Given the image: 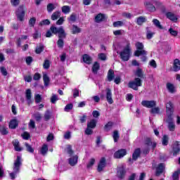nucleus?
I'll return each mask as SVG.
<instances>
[{
	"label": "nucleus",
	"mask_w": 180,
	"mask_h": 180,
	"mask_svg": "<svg viewBox=\"0 0 180 180\" xmlns=\"http://www.w3.org/2000/svg\"><path fill=\"white\" fill-rule=\"evenodd\" d=\"M43 51H44V45L43 44H38L35 49L36 54H41Z\"/></svg>",
	"instance_id": "nucleus-20"
},
{
	"label": "nucleus",
	"mask_w": 180,
	"mask_h": 180,
	"mask_svg": "<svg viewBox=\"0 0 180 180\" xmlns=\"http://www.w3.org/2000/svg\"><path fill=\"white\" fill-rule=\"evenodd\" d=\"M168 32L171 34V36H174V37H176V36H178V31L174 30L172 27H170Z\"/></svg>",
	"instance_id": "nucleus-47"
},
{
	"label": "nucleus",
	"mask_w": 180,
	"mask_h": 180,
	"mask_svg": "<svg viewBox=\"0 0 180 180\" xmlns=\"http://www.w3.org/2000/svg\"><path fill=\"white\" fill-rule=\"evenodd\" d=\"M0 71L4 77H6L8 75V71H6V68L5 67H1L0 68Z\"/></svg>",
	"instance_id": "nucleus-62"
},
{
	"label": "nucleus",
	"mask_w": 180,
	"mask_h": 180,
	"mask_svg": "<svg viewBox=\"0 0 180 180\" xmlns=\"http://www.w3.org/2000/svg\"><path fill=\"white\" fill-rule=\"evenodd\" d=\"M48 152H49V146H47V144H44L40 150V154L44 156L47 154Z\"/></svg>",
	"instance_id": "nucleus-27"
},
{
	"label": "nucleus",
	"mask_w": 180,
	"mask_h": 180,
	"mask_svg": "<svg viewBox=\"0 0 180 180\" xmlns=\"http://www.w3.org/2000/svg\"><path fill=\"white\" fill-rule=\"evenodd\" d=\"M166 17L167 18V19H169V20H172L174 22H176L178 20V18H176V16H175V14L172 12H167L166 13Z\"/></svg>",
	"instance_id": "nucleus-16"
},
{
	"label": "nucleus",
	"mask_w": 180,
	"mask_h": 180,
	"mask_svg": "<svg viewBox=\"0 0 180 180\" xmlns=\"http://www.w3.org/2000/svg\"><path fill=\"white\" fill-rule=\"evenodd\" d=\"M70 165L71 167H75L78 164V155H74L69 158L68 160Z\"/></svg>",
	"instance_id": "nucleus-13"
},
{
	"label": "nucleus",
	"mask_w": 180,
	"mask_h": 180,
	"mask_svg": "<svg viewBox=\"0 0 180 180\" xmlns=\"http://www.w3.org/2000/svg\"><path fill=\"white\" fill-rule=\"evenodd\" d=\"M29 25L31 27H34V25H36V18L33 17L30 18L29 20Z\"/></svg>",
	"instance_id": "nucleus-54"
},
{
	"label": "nucleus",
	"mask_w": 180,
	"mask_h": 180,
	"mask_svg": "<svg viewBox=\"0 0 180 180\" xmlns=\"http://www.w3.org/2000/svg\"><path fill=\"white\" fill-rule=\"evenodd\" d=\"M43 67L45 70H49L50 68V60H45L43 64Z\"/></svg>",
	"instance_id": "nucleus-53"
},
{
	"label": "nucleus",
	"mask_w": 180,
	"mask_h": 180,
	"mask_svg": "<svg viewBox=\"0 0 180 180\" xmlns=\"http://www.w3.org/2000/svg\"><path fill=\"white\" fill-rule=\"evenodd\" d=\"M136 75L139 78H143V70L138 68L136 72Z\"/></svg>",
	"instance_id": "nucleus-61"
},
{
	"label": "nucleus",
	"mask_w": 180,
	"mask_h": 180,
	"mask_svg": "<svg viewBox=\"0 0 180 180\" xmlns=\"http://www.w3.org/2000/svg\"><path fill=\"white\" fill-rule=\"evenodd\" d=\"M126 154H127V150H126V149H120L114 153V158H123Z\"/></svg>",
	"instance_id": "nucleus-9"
},
{
	"label": "nucleus",
	"mask_w": 180,
	"mask_h": 180,
	"mask_svg": "<svg viewBox=\"0 0 180 180\" xmlns=\"http://www.w3.org/2000/svg\"><path fill=\"white\" fill-rule=\"evenodd\" d=\"M94 164H95V159L94 158L90 159L89 163L87 164V168H92Z\"/></svg>",
	"instance_id": "nucleus-56"
},
{
	"label": "nucleus",
	"mask_w": 180,
	"mask_h": 180,
	"mask_svg": "<svg viewBox=\"0 0 180 180\" xmlns=\"http://www.w3.org/2000/svg\"><path fill=\"white\" fill-rule=\"evenodd\" d=\"M166 115L167 116V119L166 120L167 123L174 122V118H172V115H174V112H166Z\"/></svg>",
	"instance_id": "nucleus-34"
},
{
	"label": "nucleus",
	"mask_w": 180,
	"mask_h": 180,
	"mask_svg": "<svg viewBox=\"0 0 180 180\" xmlns=\"http://www.w3.org/2000/svg\"><path fill=\"white\" fill-rule=\"evenodd\" d=\"M25 98L27 99L28 105H30V103H32V90L30 89H27L26 90Z\"/></svg>",
	"instance_id": "nucleus-14"
},
{
	"label": "nucleus",
	"mask_w": 180,
	"mask_h": 180,
	"mask_svg": "<svg viewBox=\"0 0 180 180\" xmlns=\"http://www.w3.org/2000/svg\"><path fill=\"white\" fill-rule=\"evenodd\" d=\"M51 118V112H50V110H47L44 114V120H46V122H47L50 120Z\"/></svg>",
	"instance_id": "nucleus-45"
},
{
	"label": "nucleus",
	"mask_w": 180,
	"mask_h": 180,
	"mask_svg": "<svg viewBox=\"0 0 180 180\" xmlns=\"http://www.w3.org/2000/svg\"><path fill=\"white\" fill-rule=\"evenodd\" d=\"M112 25L114 27H120L121 26H123V21L114 22Z\"/></svg>",
	"instance_id": "nucleus-55"
},
{
	"label": "nucleus",
	"mask_w": 180,
	"mask_h": 180,
	"mask_svg": "<svg viewBox=\"0 0 180 180\" xmlns=\"http://www.w3.org/2000/svg\"><path fill=\"white\" fill-rule=\"evenodd\" d=\"M142 106L148 108V109H152V108H155L157 106V101H143L141 102Z\"/></svg>",
	"instance_id": "nucleus-7"
},
{
	"label": "nucleus",
	"mask_w": 180,
	"mask_h": 180,
	"mask_svg": "<svg viewBox=\"0 0 180 180\" xmlns=\"http://www.w3.org/2000/svg\"><path fill=\"white\" fill-rule=\"evenodd\" d=\"M113 127V122H108L105 127H104V129L105 130V131H109V130L112 129V127Z\"/></svg>",
	"instance_id": "nucleus-44"
},
{
	"label": "nucleus",
	"mask_w": 180,
	"mask_h": 180,
	"mask_svg": "<svg viewBox=\"0 0 180 180\" xmlns=\"http://www.w3.org/2000/svg\"><path fill=\"white\" fill-rule=\"evenodd\" d=\"M169 140V138H168V136L164 135L162 139V146H168V141Z\"/></svg>",
	"instance_id": "nucleus-42"
},
{
	"label": "nucleus",
	"mask_w": 180,
	"mask_h": 180,
	"mask_svg": "<svg viewBox=\"0 0 180 180\" xmlns=\"http://www.w3.org/2000/svg\"><path fill=\"white\" fill-rule=\"evenodd\" d=\"M13 146L15 150V151H22V148L19 146V141L18 139H14L13 141Z\"/></svg>",
	"instance_id": "nucleus-26"
},
{
	"label": "nucleus",
	"mask_w": 180,
	"mask_h": 180,
	"mask_svg": "<svg viewBox=\"0 0 180 180\" xmlns=\"http://www.w3.org/2000/svg\"><path fill=\"white\" fill-rule=\"evenodd\" d=\"M152 22L155 27H157L158 29H160L161 30L164 29V27L161 25V22H160V20H158V19L154 18Z\"/></svg>",
	"instance_id": "nucleus-29"
},
{
	"label": "nucleus",
	"mask_w": 180,
	"mask_h": 180,
	"mask_svg": "<svg viewBox=\"0 0 180 180\" xmlns=\"http://www.w3.org/2000/svg\"><path fill=\"white\" fill-rule=\"evenodd\" d=\"M72 108H74V105L72 103H69L66 105L64 108L65 112H68L69 110H72Z\"/></svg>",
	"instance_id": "nucleus-52"
},
{
	"label": "nucleus",
	"mask_w": 180,
	"mask_h": 180,
	"mask_svg": "<svg viewBox=\"0 0 180 180\" xmlns=\"http://www.w3.org/2000/svg\"><path fill=\"white\" fill-rule=\"evenodd\" d=\"M34 99L36 103H40V102H41V96H40V94H35Z\"/></svg>",
	"instance_id": "nucleus-57"
},
{
	"label": "nucleus",
	"mask_w": 180,
	"mask_h": 180,
	"mask_svg": "<svg viewBox=\"0 0 180 180\" xmlns=\"http://www.w3.org/2000/svg\"><path fill=\"white\" fill-rule=\"evenodd\" d=\"M0 133L3 134V136H6V134H8V133H9V131H8V129H6V127L0 125Z\"/></svg>",
	"instance_id": "nucleus-40"
},
{
	"label": "nucleus",
	"mask_w": 180,
	"mask_h": 180,
	"mask_svg": "<svg viewBox=\"0 0 180 180\" xmlns=\"http://www.w3.org/2000/svg\"><path fill=\"white\" fill-rule=\"evenodd\" d=\"M87 127L95 129L96 127V120L93 119L87 123Z\"/></svg>",
	"instance_id": "nucleus-33"
},
{
	"label": "nucleus",
	"mask_w": 180,
	"mask_h": 180,
	"mask_svg": "<svg viewBox=\"0 0 180 180\" xmlns=\"http://www.w3.org/2000/svg\"><path fill=\"white\" fill-rule=\"evenodd\" d=\"M46 25H50V20L49 19L43 20L39 22V26H44Z\"/></svg>",
	"instance_id": "nucleus-58"
},
{
	"label": "nucleus",
	"mask_w": 180,
	"mask_h": 180,
	"mask_svg": "<svg viewBox=\"0 0 180 180\" xmlns=\"http://www.w3.org/2000/svg\"><path fill=\"white\" fill-rule=\"evenodd\" d=\"M83 61L86 64H91V63H92V58H91V56H89L87 54H84L83 56Z\"/></svg>",
	"instance_id": "nucleus-28"
},
{
	"label": "nucleus",
	"mask_w": 180,
	"mask_h": 180,
	"mask_svg": "<svg viewBox=\"0 0 180 180\" xmlns=\"http://www.w3.org/2000/svg\"><path fill=\"white\" fill-rule=\"evenodd\" d=\"M95 20L96 23H101L105 20V15L103 13H99L95 17Z\"/></svg>",
	"instance_id": "nucleus-24"
},
{
	"label": "nucleus",
	"mask_w": 180,
	"mask_h": 180,
	"mask_svg": "<svg viewBox=\"0 0 180 180\" xmlns=\"http://www.w3.org/2000/svg\"><path fill=\"white\" fill-rule=\"evenodd\" d=\"M25 6H20L15 11L17 19L20 20V22H23V20H25Z\"/></svg>",
	"instance_id": "nucleus-6"
},
{
	"label": "nucleus",
	"mask_w": 180,
	"mask_h": 180,
	"mask_svg": "<svg viewBox=\"0 0 180 180\" xmlns=\"http://www.w3.org/2000/svg\"><path fill=\"white\" fill-rule=\"evenodd\" d=\"M146 22H147V18L144 16H139L136 18V24L139 26H141L143 23H146Z\"/></svg>",
	"instance_id": "nucleus-19"
},
{
	"label": "nucleus",
	"mask_w": 180,
	"mask_h": 180,
	"mask_svg": "<svg viewBox=\"0 0 180 180\" xmlns=\"http://www.w3.org/2000/svg\"><path fill=\"white\" fill-rule=\"evenodd\" d=\"M146 29V39L148 40L153 39V37H154V34H155V32L150 30L149 27H147Z\"/></svg>",
	"instance_id": "nucleus-18"
},
{
	"label": "nucleus",
	"mask_w": 180,
	"mask_h": 180,
	"mask_svg": "<svg viewBox=\"0 0 180 180\" xmlns=\"http://www.w3.org/2000/svg\"><path fill=\"white\" fill-rule=\"evenodd\" d=\"M167 88L169 92H170V94H174V92H175V88L174 87V84H172L171 83H167Z\"/></svg>",
	"instance_id": "nucleus-38"
},
{
	"label": "nucleus",
	"mask_w": 180,
	"mask_h": 180,
	"mask_svg": "<svg viewBox=\"0 0 180 180\" xmlns=\"http://www.w3.org/2000/svg\"><path fill=\"white\" fill-rule=\"evenodd\" d=\"M112 137H113L115 143H117V141H119V139L120 137V135L119 134V131H114L113 134H112Z\"/></svg>",
	"instance_id": "nucleus-37"
},
{
	"label": "nucleus",
	"mask_w": 180,
	"mask_h": 180,
	"mask_svg": "<svg viewBox=\"0 0 180 180\" xmlns=\"http://www.w3.org/2000/svg\"><path fill=\"white\" fill-rule=\"evenodd\" d=\"M62 12L65 15H67V13H70V12H71V7L69 6H63L62 7Z\"/></svg>",
	"instance_id": "nucleus-36"
},
{
	"label": "nucleus",
	"mask_w": 180,
	"mask_h": 180,
	"mask_svg": "<svg viewBox=\"0 0 180 180\" xmlns=\"http://www.w3.org/2000/svg\"><path fill=\"white\" fill-rule=\"evenodd\" d=\"M180 70V61L179 59H175L174 62V66H173V70L176 72L177 71H179Z\"/></svg>",
	"instance_id": "nucleus-25"
},
{
	"label": "nucleus",
	"mask_w": 180,
	"mask_h": 180,
	"mask_svg": "<svg viewBox=\"0 0 180 180\" xmlns=\"http://www.w3.org/2000/svg\"><path fill=\"white\" fill-rule=\"evenodd\" d=\"M43 79H44V83L45 86H49V84H50V78L47 75H43Z\"/></svg>",
	"instance_id": "nucleus-39"
},
{
	"label": "nucleus",
	"mask_w": 180,
	"mask_h": 180,
	"mask_svg": "<svg viewBox=\"0 0 180 180\" xmlns=\"http://www.w3.org/2000/svg\"><path fill=\"white\" fill-rule=\"evenodd\" d=\"M20 167H22V158L17 156L13 163V172L10 173L11 179H15L16 178V175L20 172Z\"/></svg>",
	"instance_id": "nucleus-2"
},
{
	"label": "nucleus",
	"mask_w": 180,
	"mask_h": 180,
	"mask_svg": "<svg viewBox=\"0 0 180 180\" xmlns=\"http://www.w3.org/2000/svg\"><path fill=\"white\" fill-rule=\"evenodd\" d=\"M153 141H151V139L150 138H148L146 139L145 141V147H150V146H151Z\"/></svg>",
	"instance_id": "nucleus-63"
},
{
	"label": "nucleus",
	"mask_w": 180,
	"mask_h": 180,
	"mask_svg": "<svg viewBox=\"0 0 180 180\" xmlns=\"http://www.w3.org/2000/svg\"><path fill=\"white\" fill-rule=\"evenodd\" d=\"M99 68H101L99 63L95 62L92 67V72H94V74H98V70Z\"/></svg>",
	"instance_id": "nucleus-30"
},
{
	"label": "nucleus",
	"mask_w": 180,
	"mask_h": 180,
	"mask_svg": "<svg viewBox=\"0 0 180 180\" xmlns=\"http://www.w3.org/2000/svg\"><path fill=\"white\" fill-rule=\"evenodd\" d=\"M130 54H131V49H130V44H127L125 48L120 53V56L122 61H129Z\"/></svg>",
	"instance_id": "nucleus-3"
},
{
	"label": "nucleus",
	"mask_w": 180,
	"mask_h": 180,
	"mask_svg": "<svg viewBox=\"0 0 180 180\" xmlns=\"http://www.w3.org/2000/svg\"><path fill=\"white\" fill-rule=\"evenodd\" d=\"M105 167H106V159L105 158H101L97 167L98 172H102V171H103V168H105Z\"/></svg>",
	"instance_id": "nucleus-8"
},
{
	"label": "nucleus",
	"mask_w": 180,
	"mask_h": 180,
	"mask_svg": "<svg viewBox=\"0 0 180 180\" xmlns=\"http://www.w3.org/2000/svg\"><path fill=\"white\" fill-rule=\"evenodd\" d=\"M105 98L107 102H108L110 105H112V103H113V98H112V90L109 88H107L105 89Z\"/></svg>",
	"instance_id": "nucleus-10"
},
{
	"label": "nucleus",
	"mask_w": 180,
	"mask_h": 180,
	"mask_svg": "<svg viewBox=\"0 0 180 180\" xmlns=\"http://www.w3.org/2000/svg\"><path fill=\"white\" fill-rule=\"evenodd\" d=\"M33 117L37 122H40V120H41V114H40V112H36L33 115Z\"/></svg>",
	"instance_id": "nucleus-50"
},
{
	"label": "nucleus",
	"mask_w": 180,
	"mask_h": 180,
	"mask_svg": "<svg viewBox=\"0 0 180 180\" xmlns=\"http://www.w3.org/2000/svg\"><path fill=\"white\" fill-rule=\"evenodd\" d=\"M164 169H165V166L164 165V163L159 164L156 168L155 175L157 176H160V175H161V174L164 172Z\"/></svg>",
	"instance_id": "nucleus-12"
},
{
	"label": "nucleus",
	"mask_w": 180,
	"mask_h": 180,
	"mask_svg": "<svg viewBox=\"0 0 180 180\" xmlns=\"http://www.w3.org/2000/svg\"><path fill=\"white\" fill-rule=\"evenodd\" d=\"M136 51L134 52L136 57H140V56H147V51L144 50V45L141 42L136 43Z\"/></svg>",
	"instance_id": "nucleus-4"
},
{
	"label": "nucleus",
	"mask_w": 180,
	"mask_h": 180,
	"mask_svg": "<svg viewBox=\"0 0 180 180\" xmlns=\"http://www.w3.org/2000/svg\"><path fill=\"white\" fill-rule=\"evenodd\" d=\"M169 131H175V122H167Z\"/></svg>",
	"instance_id": "nucleus-46"
},
{
	"label": "nucleus",
	"mask_w": 180,
	"mask_h": 180,
	"mask_svg": "<svg viewBox=\"0 0 180 180\" xmlns=\"http://www.w3.org/2000/svg\"><path fill=\"white\" fill-rule=\"evenodd\" d=\"M169 112H174V104L171 101L166 104V113Z\"/></svg>",
	"instance_id": "nucleus-17"
},
{
	"label": "nucleus",
	"mask_w": 180,
	"mask_h": 180,
	"mask_svg": "<svg viewBox=\"0 0 180 180\" xmlns=\"http://www.w3.org/2000/svg\"><path fill=\"white\" fill-rule=\"evenodd\" d=\"M51 30L53 34H58V40L57 41V45L59 49H63L64 47V39L67 37V33L64 30L63 26L59 27L51 26Z\"/></svg>",
	"instance_id": "nucleus-1"
},
{
	"label": "nucleus",
	"mask_w": 180,
	"mask_h": 180,
	"mask_svg": "<svg viewBox=\"0 0 180 180\" xmlns=\"http://www.w3.org/2000/svg\"><path fill=\"white\" fill-rule=\"evenodd\" d=\"M142 81L140 78L136 77L134 81L129 82L128 84L129 88L134 89V91H139V86H141Z\"/></svg>",
	"instance_id": "nucleus-5"
},
{
	"label": "nucleus",
	"mask_w": 180,
	"mask_h": 180,
	"mask_svg": "<svg viewBox=\"0 0 180 180\" xmlns=\"http://www.w3.org/2000/svg\"><path fill=\"white\" fill-rule=\"evenodd\" d=\"M146 8L149 12H155V6L150 2H145Z\"/></svg>",
	"instance_id": "nucleus-23"
},
{
	"label": "nucleus",
	"mask_w": 180,
	"mask_h": 180,
	"mask_svg": "<svg viewBox=\"0 0 180 180\" xmlns=\"http://www.w3.org/2000/svg\"><path fill=\"white\" fill-rule=\"evenodd\" d=\"M57 101H58V96L57 94H52V96L51 97V103H56Z\"/></svg>",
	"instance_id": "nucleus-51"
},
{
	"label": "nucleus",
	"mask_w": 180,
	"mask_h": 180,
	"mask_svg": "<svg viewBox=\"0 0 180 180\" xmlns=\"http://www.w3.org/2000/svg\"><path fill=\"white\" fill-rule=\"evenodd\" d=\"M60 16H61V12H60V11H55L51 15V19L52 20H57V19H58V18H60Z\"/></svg>",
	"instance_id": "nucleus-32"
},
{
	"label": "nucleus",
	"mask_w": 180,
	"mask_h": 180,
	"mask_svg": "<svg viewBox=\"0 0 180 180\" xmlns=\"http://www.w3.org/2000/svg\"><path fill=\"white\" fill-rule=\"evenodd\" d=\"M18 125L19 122H18V120H13L9 123L10 129H16L17 126Z\"/></svg>",
	"instance_id": "nucleus-31"
},
{
	"label": "nucleus",
	"mask_w": 180,
	"mask_h": 180,
	"mask_svg": "<svg viewBox=\"0 0 180 180\" xmlns=\"http://www.w3.org/2000/svg\"><path fill=\"white\" fill-rule=\"evenodd\" d=\"M141 154V150L140 148L135 149L132 154V160L134 161H137V159L139 158V157H140Z\"/></svg>",
	"instance_id": "nucleus-15"
},
{
	"label": "nucleus",
	"mask_w": 180,
	"mask_h": 180,
	"mask_svg": "<svg viewBox=\"0 0 180 180\" xmlns=\"http://www.w3.org/2000/svg\"><path fill=\"white\" fill-rule=\"evenodd\" d=\"M11 4L12 6H19V4H20V0H11Z\"/></svg>",
	"instance_id": "nucleus-59"
},
{
	"label": "nucleus",
	"mask_w": 180,
	"mask_h": 180,
	"mask_svg": "<svg viewBox=\"0 0 180 180\" xmlns=\"http://www.w3.org/2000/svg\"><path fill=\"white\" fill-rule=\"evenodd\" d=\"M98 58L99 60H101V61H106V54L103 53H99Z\"/></svg>",
	"instance_id": "nucleus-60"
},
{
	"label": "nucleus",
	"mask_w": 180,
	"mask_h": 180,
	"mask_svg": "<svg viewBox=\"0 0 180 180\" xmlns=\"http://www.w3.org/2000/svg\"><path fill=\"white\" fill-rule=\"evenodd\" d=\"M117 175L120 179H123V178H124V175H126V170H124L123 168H120L117 170Z\"/></svg>",
	"instance_id": "nucleus-22"
},
{
	"label": "nucleus",
	"mask_w": 180,
	"mask_h": 180,
	"mask_svg": "<svg viewBox=\"0 0 180 180\" xmlns=\"http://www.w3.org/2000/svg\"><path fill=\"white\" fill-rule=\"evenodd\" d=\"M107 78H108V81H109V82H110L111 81H113V79H115V72L113 71V70L110 69L108 70Z\"/></svg>",
	"instance_id": "nucleus-21"
},
{
	"label": "nucleus",
	"mask_w": 180,
	"mask_h": 180,
	"mask_svg": "<svg viewBox=\"0 0 180 180\" xmlns=\"http://www.w3.org/2000/svg\"><path fill=\"white\" fill-rule=\"evenodd\" d=\"M72 34H77V33H81V28L78 27V26L73 25L72 28Z\"/></svg>",
	"instance_id": "nucleus-35"
},
{
	"label": "nucleus",
	"mask_w": 180,
	"mask_h": 180,
	"mask_svg": "<svg viewBox=\"0 0 180 180\" xmlns=\"http://www.w3.org/2000/svg\"><path fill=\"white\" fill-rule=\"evenodd\" d=\"M179 171L174 172L172 176V180H179Z\"/></svg>",
	"instance_id": "nucleus-48"
},
{
	"label": "nucleus",
	"mask_w": 180,
	"mask_h": 180,
	"mask_svg": "<svg viewBox=\"0 0 180 180\" xmlns=\"http://www.w3.org/2000/svg\"><path fill=\"white\" fill-rule=\"evenodd\" d=\"M150 112L152 113V115H160V108L158 107H153L150 110Z\"/></svg>",
	"instance_id": "nucleus-41"
},
{
	"label": "nucleus",
	"mask_w": 180,
	"mask_h": 180,
	"mask_svg": "<svg viewBox=\"0 0 180 180\" xmlns=\"http://www.w3.org/2000/svg\"><path fill=\"white\" fill-rule=\"evenodd\" d=\"M172 153H173V155H177L178 153H179L180 151V148H179V142L178 141H175L172 146Z\"/></svg>",
	"instance_id": "nucleus-11"
},
{
	"label": "nucleus",
	"mask_w": 180,
	"mask_h": 180,
	"mask_svg": "<svg viewBox=\"0 0 180 180\" xmlns=\"http://www.w3.org/2000/svg\"><path fill=\"white\" fill-rule=\"evenodd\" d=\"M54 9H56V6L53 4L50 3L47 5V11L49 13H51Z\"/></svg>",
	"instance_id": "nucleus-43"
},
{
	"label": "nucleus",
	"mask_w": 180,
	"mask_h": 180,
	"mask_svg": "<svg viewBox=\"0 0 180 180\" xmlns=\"http://www.w3.org/2000/svg\"><path fill=\"white\" fill-rule=\"evenodd\" d=\"M73 92V98H77V96H79V90L77 89H75L72 90Z\"/></svg>",
	"instance_id": "nucleus-64"
},
{
	"label": "nucleus",
	"mask_w": 180,
	"mask_h": 180,
	"mask_svg": "<svg viewBox=\"0 0 180 180\" xmlns=\"http://www.w3.org/2000/svg\"><path fill=\"white\" fill-rule=\"evenodd\" d=\"M25 146L27 151H28V153H34V149L29 143H25Z\"/></svg>",
	"instance_id": "nucleus-49"
}]
</instances>
